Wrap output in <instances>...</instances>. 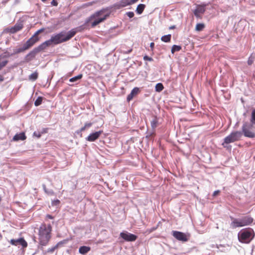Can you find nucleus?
I'll return each instance as SVG.
<instances>
[{"mask_svg":"<svg viewBox=\"0 0 255 255\" xmlns=\"http://www.w3.org/2000/svg\"><path fill=\"white\" fill-rule=\"evenodd\" d=\"M52 227L50 224H42L38 229V240L42 246H46L51 238Z\"/></svg>","mask_w":255,"mask_h":255,"instance_id":"f257e3e1","label":"nucleus"},{"mask_svg":"<svg viewBox=\"0 0 255 255\" xmlns=\"http://www.w3.org/2000/svg\"><path fill=\"white\" fill-rule=\"evenodd\" d=\"M106 12L105 9L95 12L86 19V24L91 22V27H95L109 16L110 14Z\"/></svg>","mask_w":255,"mask_h":255,"instance_id":"f03ea898","label":"nucleus"},{"mask_svg":"<svg viewBox=\"0 0 255 255\" xmlns=\"http://www.w3.org/2000/svg\"><path fill=\"white\" fill-rule=\"evenodd\" d=\"M45 28H44L38 30L34 35L23 44L22 47L14 49L13 54L23 52L31 48L36 42L39 40L38 35L43 32Z\"/></svg>","mask_w":255,"mask_h":255,"instance_id":"7ed1b4c3","label":"nucleus"},{"mask_svg":"<svg viewBox=\"0 0 255 255\" xmlns=\"http://www.w3.org/2000/svg\"><path fill=\"white\" fill-rule=\"evenodd\" d=\"M73 34L74 33L71 32L70 34L67 33L65 35V32H61L55 35L52 36L48 41L50 42L51 45L52 44L57 45L70 40L73 37Z\"/></svg>","mask_w":255,"mask_h":255,"instance_id":"20e7f679","label":"nucleus"},{"mask_svg":"<svg viewBox=\"0 0 255 255\" xmlns=\"http://www.w3.org/2000/svg\"><path fill=\"white\" fill-rule=\"evenodd\" d=\"M51 44L50 42L48 40L41 43L37 47L34 48L32 51H31L25 57V60L27 61H30L32 60L36 56V55L45 49L47 47L50 46Z\"/></svg>","mask_w":255,"mask_h":255,"instance_id":"39448f33","label":"nucleus"},{"mask_svg":"<svg viewBox=\"0 0 255 255\" xmlns=\"http://www.w3.org/2000/svg\"><path fill=\"white\" fill-rule=\"evenodd\" d=\"M254 236L253 230L249 228L240 232L238 234V239L240 242L248 244L254 238Z\"/></svg>","mask_w":255,"mask_h":255,"instance_id":"423d86ee","label":"nucleus"},{"mask_svg":"<svg viewBox=\"0 0 255 255\" xmlns=\"http://www.w3.org/2000/svg\"><path fill=\"white\" fill-rule=\"evenodd\" d=\"M242 136V133L241 131H236L232 132L229 135L224 138L222 145L224 147H227L226 144H228L230 143L234 142L240 140Z\"/></svg>","mask_w":255,"mask_h":255,"instance_id":"0eeeda50","label":"nucleus"},{"mask_svg":"<svg viewBox=\"0 0 255 255\" xmlns=\"http://www.w3.org/2000/svg\"><path fill=\"white\" fill-rule=\"evenodd\" d=\"M253 126L247 122L243 124L242 128V133L245 136L254 138L255 137V132L251 130Z\"/></svg>","mask_w":255,"mask_h":255,"instance_id":"6e6552de","label":"nucleus"},{"mask_svg":"<svg viewBox=\"0 0 255 255\" xmlns=\"http://www.w3.org/2000/svg\"><path fill=\"white\" fill-rule=\"evenodd\" d=\"M172 235L177 240L183 242L188 241L190 237L189 235H186L184 233L177 231H173Z\"/></svg>","mask_w":255,"mask_h":255,"instance_id":"1a4fd4ad","label":"nucleus"},{"mask_svg":"<svg viewBox=\"0 0 255 255\" xmlns=\"http://www.w3.org/2000/svg\"><path fill=\"white\" fill-rule=\"evenodd\" d=\"M120 236L121 238L127 242H134L137 239L136 235L128 232H122Z\"/></svg>","mask_w":255,"mask_h":255,"instance_id":"9d476101","label":"nucleus"},{"mask_svg":"<svg viewBox=\"0 0 255 255\" xmlns=\"http://www.w3.org/2000/svg\"><path fill=\"white\" fill-rule=\"evenodd\" d=\"M23 27L22 21L17 22L13 26L6 28V31L10 33H15Z\"/></svg>","mask_w":255,"mask_h":255,"instance_id":"9b49d317","label":"nucleus"},{"mask_svg":"<svg viewBox=\"0 0 255 255\" xmlns=\"http://www.w3.org/2000/svg\"><path fill=\"white\" fill-rule=\"evenodd\" d=\"M205 11V7L204 5H199L194 11V14L197 18H201L202 14Z\"/></svg>","mask_w":255,"mask_h":255,"instance_id":"f8f14e48","label":"nucleus"},{"mask_svg":"<svg viewBox=\"0 0 255 255\" xmlns=\"http://www.w3.org/2000/svg\"><path fill=\"white\" fill-rule=\"evenodd\" d=\"M10 243L14 246H17L18 244L21 245L23 248H26L27 246V243L23 238H20L17 240L11 239L10 241Z\"/></svg>","mask_w":255,"mask_h":255,"instance_id":"ddd939ff","label":"nucleus"},{"mask_svg":"<svg viewBox=\"0 0 255 255\" xmlns=\"http://www.w3.org/2000/svg\"><path fill=\"white\" fill-rule=\"evenodd\" d=\"M103 133L102 130H99L95 132L91 133L87 138L86 140L89 141H94L99 138L101 134Z\"/></svg>","mask_w":255,"mask_h":255,"instance_id":"4468645a","label":"nucleus"},{"mask_svg":"<svg viewBox=\"0 0 255 255\" xmlns=\"http://www.w3.org/2000/svg\"><path fill=\"white\" fill-rule=\"evenodd\" d=\"M231 219L232 220V222L231 224V226H232V228L235 229L237 228L243 227L241 219L234 218L232 217H231Z\"/></svg>","mask_w":255,"mask_h":255,"instance_id":"2eb2a0df","label":"nucleus"},{"mask_svg":"<svg viewBox=\"0 0 255 255\" xmlns=\"http://www.w3.org/2000/svg\"><path fill=\"white\" fill-rule=\"evenodd\" d=\"M243 227L251 225L254 221V219L251 216H244L240 219Z\"/></svg>","mask_w":255,"mask_h":255,"instance_id":"dca6fc26","label":"nucleus"},{"mask_svg":"<svg viewBox=\"0 0 255 255\" xmlns=\"http://www.w3.org/2000/svg\"><path fill=\"white\" fill-rule=\"evenodd\" d=\"M139 89L137 87L134 88L131 91L130 93L127 96V100L128 102L131 101L133 98L139 93Z\"/></svg>","mask_w":255,"mask_h":255,"instance_id":"f3484780","label":"nucleus"},{"mask_svg":"<svg viewBox=\"0 0 255 255\" xmlns=\"http://www.w3.org/2000/svg\"><path fill=\"white\" fill-rule=\"evenodd\" d=\"M86 24L85 23V24H84V25H81V26L77 27L75 28L71 29L70 31H69L68 32V34H70V33H71V32L74 33V34H73V36H74L76 34L77 32H82L85 29H86V26H85Z\"/></svg>","mask_w":255,"mask_h":255,"instance_id":"a211bd4d","label":"nucleus"},{"mask_svg":"<svg viewBox=\"0 0 255 255\" xmlns=\"http://www.w3.org/2000/svg\"><path fill=\"white\" fill-rule=\"evenodd\" d=\"M67 242V240H63L62 241H60L58 242L55 246L49 248L47 251V253H53L55 251V250L57 249L59 247L61 246L63 244H66Z\"/></svg>","mask_w":255,"mask_h":255,"instance_id":"6ab92c4d","label":"nucleus"},{"mask_svg":"<svg viewBox=\"0 0 255 255\" xmlns=\"http://www.w3.org/2000/svg\"><path fill=\"white\" fill-rule=\"evenodd\" d=\"M26 138V136L24 132H22L16 134L13 137V141H18L19 140H24Z\"/></svg>","mask_w":255,"mask_h":255,"instance_id":"aec40b11","label":"nucleus"},{"mask_svg":"<svg viewBox=\"0 0 255 255\" xmlns=\"http://www.w3.org/2000/svg\"><path fill=\"white\" fill-rule=\"evenodd\" d=\"M92 126V123H85L84 127H82L79 130L76 131L77 134L81 133L83 131H85L87 128H90ZM82 136V134H81Z\"/></svg>","mask_w":255,"mask_h":255,"instance_id":"412c9836","label":"nucleus"},{"mask_svg":"<svg viewBox=\"0 0 255 255\" xmlns=\"http://www.w3.org/2000/svg\"><path fill=\"white\" fill-rule=\"evenodd\" d=\"M91 250V248L87 246H82L79 249V252L82 255L87 254Z\"/></svg>","mask_w":255,"mask_h":255,"instance_id":"4be33fe9","label":"nucleus"},{"mask_svg":"<svg viewBox=\"0 0 255 255\" xmlns=\"http://www.w3.org/2000/svg\"><path fill=\"white\" fill-rule=\"evenodd\" d=\"M145 7V5L144 4H139L137 5L136 9V12L137 13L140 14L143 11L144 8Z\"/></svg>","mask_w":255,"mask_h":255,"instance_id":"5701e85b","label":"nucleus"},{"mask_svg":"<svg viewBox=\"0 0 255 255\" xmlns=\"http://www.w3.org/2000/svg\"><path fill=\"white\" fill-rule=\"evenodd\" d=\"M38 72L37 71H35L29 76L28 78L30 80L34 81L38 78Z\"/></svg>","mask_w":255,"mask_h":255,"instance_id":"b1692460","label":"nucleus"},{"mask_svg":"<svg viewBox=\"0 0 255 255\" xmlns=\"http://www.w3.org/2000/svg\"><path fill=\"white\" fill-rule=\"evenodd\" d=\"M158 119L156 117H154L153 119L151 121V126L152 129H155L158 126Z\"/></svg>","mask_w":255,"mask_h":255,"instance_id":"393cba45","label":"nucleus"},{"mask_svg":"<svg viewBox=\"0 0 255 255\" xmlns=\"http://www.w3.org/2000/svg\"><path fill=\"white\" fill-rule=\"evenodd\" d=\"M205 27V25L203 23H197L195 26V30L197 31H202Z\"/></svg>","mask_w":255,"mask_h":255,"instance_id":"a878e982","label":"nucleus"},{"mask_svg":"<svg viewBox=\"0 0 255 255\" xmlns=\"http://www.w3.org/2000/svg\"><path fill=\"white\" fill-rule=\"evenodd\" d=\"M171 34L164 35L161 37V40L164 42H169L171 40Z\"/></svg>","mask_w":255,"mask_h":255,"instance_id":"bb28decb","label":"nucleus"},{"mask_svg":"<svg viewBox=\"0 0 255 255\" xmlns=\"http://www.w3.org/2000/svg\"><path fill=\"white\" fill-rule=\"evenodd\" d=\"M7 62L8 61L7 60L0 56V67H1V69L4 67L7 64Z\"/></svg>","mask_w":255,"mask_h":255,"instance_id":"cd10ccee","label":"nucleus"},{"mask_svg":"<svg viewBox=\"0 0 255 255\" xmlns=\"http://www.w3.org/2000/svg\"><path fill=\"white\" fill-rule=\"evenodd\" d=\"M164 89V86L162 83H158L155 86V91L158 92H160L162 91Z\"/></svg>","mask_w":255,"mask_h":255,"instance_id":"c85d7f7f","label":"nucleus"},{"mask_svg":"<svg viewBox=\"0 0 255 255\" xmlns=\"http://www.w3.org/2000/svg\"><path fill=\"white\" fill-rule=\"evenodd\" d=\"M181 49V47L180 46L174 45L172 47L171 52H172V53H174L175 52L179 51Z\"/></svg>","mask_w":255,"mask_h":255,"instance_id":"c756f323","label":"nucleus"},{"mask_svg":"<svg viewBox=\"0 0 255 255\" xmlns=\"http://www.w3.org/2000/svg\"><path fill=\"white\" fill-rule=\"evenodd\" d=\"M82 77H83L82 74H79L77 76L74 77L70 79L69 81L71 82H74L78 80L81 79L82 78Z\"/></svg>","mask_w":255,"mask_h":255,"instance_id":"7c9ffc66","label":"nucleus"},{"mask_svg":"<svg viewBox=\"0 0 255 255\" xmlns=\"http://www.w3.org/2000/svg\"><path fill=\"white\" fill-rule=\"evenodd\" d=\"M43 98L42 97H38V98L35 100L34 105L35 106H38L41 104L42 102Z\"/></svg>","mask_w":255,"mask_h":255,"instance_id":"2f4dec72","label":"nucleus"},{"mask_svg":"<svg viewBox=\"0 0 255 255\" xmlns=\"http://www.w3.org/2000/svg\"><path fill=\"white\" fill-rule=\"evenodd\" d=\"M255 58V56H254L253 55L250 56V57L249 58V59L248 61V64L249 65H251L254 63Z\"/></svg>","mask_w":255,"mask_h":255,"instance_id":"473e14b6","label":"nucleus"},{"mask_svg":"<svg viewBox=\"0 0 255 255\" xmlns=\"http://www.w3.org/2000/svg\"><path fill=\"white\" fill-rule=\"evenodd\" d=\"M251 121L253 123H255V110L252 112Z\"/></svg>","mask_w":255,"mask_h":255,"instance_id":"72a5a7b5","label":"nucleus"},{"mask_svg":"<svg viewBox=\"0 0 255 255\" xmlns=\"http://www.w3.org/2000/svg\"><path fill=\"white\" fill-rule=\"evenodd\" d=\"M143 59L145 61H153V59L151 57L148 56L147 55H145L143 57Z\"/></svg>","mask_w":255,"mask_h":255,"instance_id":"f704fd0d","label":"nucleus"},{"mask_svg":"<svg viewBox=\"0 0 255 255\" xmlns=\"http://www.w3.org/2000/svg\"><path fill=\"white\" fill-rule=\"evenodd\" d=\"M127 15L129 17L132 18L134 16V14L132 11H129L127 13Z\"/></svg>","mask_w":255,"mask_h":255,"instance_id":"c9c22d12","label":"nucleus"},{"mask_svg":"<svg viewBox=\"0 0 255 255\" xmlns=\"http://www.w3.org/2000/svg\"><path fill=\"white\" fill-rule=\"evenodd\" d=\"M220 193V190H216V191H215L213 194V196L215 197L216 196H217L218 195H219V194Z\"/></svg>","mask_w":255,"mask_h":255,"instance_id":"e433bc0d","label":"nucleus"},{"mask_svg":"<svg viewBox=\"0 0 255 255\" xmlns=\"http://www.w3.org/2000/svg\"><path fill=\"white\" fill-rule=\"evenodd\" d=\"M51 4L54 6H57L58 5V2L55 0H53V1L51 2Z\"/></svg>","mask_w":255,"mask_h":255,"instance_id":"4c0bfd02","label":"nucleus"},{"mask_svg":"<svg viewBox=\"0 0 255 255\" xmlns=\"http://www.w3.org/2000/svg\"><path fill=\"white\" fill-rule=\"evenodd\" d=\"M46 218L50 219H52L53 218V217L51 215L49 214L46 215Z\"/></svg>","mask_w":255,"mask_h":255,"instance_id":"58836bf2","label":"nucleus"},{"mask_svg":"<svg viewBox=\"0 0 255 255\" xmlns=\"http://www.w3.org/2000/svg\"><path fill=\"white\" fill-rule=\"evenodd\" d=\"M154 43L153 42H151L150 44V48L152 49L153 48H154Z\"/></svg>","mask_w":255,"mask_h":255,"instance_id":"ea45409f","label":"nucleus"},{"mask_svg":"<svg viewBox=\"0 0 255 255\" xmlns=\"http://www.w3.org/2000/svg\"><path fill=\"white\" fill-rule=\"evenodd\" d=\"M3 81V77L2 76H0V82H2Z\"/></svg>","mask_w":255,"mask_h":255,"instance_id":"a19ab883","label":"nucleus"},{"mask_svg":"<svg viewBox=\"0 0 255 255\" xmlns=\"http://www.w3.org/2000/svg\"><path fill=\"white\" fill-rule=\"evenodd\" d=\"M34 134L35 135H36V136L37 137H40V134H38V135H37V134H36V132H35L34 133Z\"/></svg>","mask_w":255,"mask_h":255,"instance_id":"79ce46f5","label":"nucleus"},{"mask_svg":"<svg viewBox=\"0 0 255 255\" xmlns=\"http://www.w3.org/2000/svg\"><path fill=\"white\" fill-rule=\"evenodd\" d=\"M9 0H2V2L3 3H6L8 1H9Z\"/></svg>","mask_w":255,"mask_h":255,"instance_id":"37998d69","label":"nucleus"},{"mask_svg":"<svg viewBox=\"0 0 255 255\" xmlns=\"http://www.w3.org/2000/svg\"><path fill=\"white\" fill-rule=\"evenodd\" d=\"M132 51V49H129V50H128V51L127 52V53H129L130 52H131Z\"/></svg>","mask_w":255,"mask_h":255,"instance_id":"c03bdc74","label":"nucleus"},{"mask_svg":"<svg viewBox=\"0 0 255 255\" xmlns=\"http://www.w3.org/2000/svg\"><path fill=\"white\" fill-rule=\"evenodd\" d=\"M170 29H172V28H174V26H172L171 27H170Z\"/></svg>","mask_w":255,"mask_h":255,"instance_id":"a18cd8bd","label":"nucleus"},{"mask_svg":"<svg viewBox=\"0 0 255 255\" xmlns=\"http://www.w3.org/2000/svg\"><path fill=\"white\" fill-rule=\"evenodd\" d=\"M43 1H45L46 0H42Z\"/></svg>","mask_w":255,"mask_h":255,"instance_id":"49530a36","label":"nucleus"},{"mask_svg":"<svg viewBox=\"0 0 255 255\" xmlns=\"http://www.w3.org/2000/svg\"><path fill=\"white\" fill-rule=\"evenodd\" d=\"M1 67H0V70H1Z\"/></svg>","mask_w":255,"mask_h":255,"instance_id":"de8ad7c7","label":"nucleus"}]
</instances>
